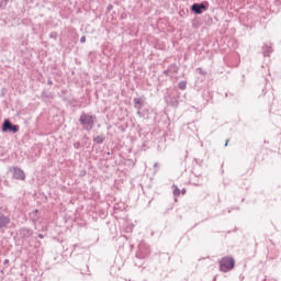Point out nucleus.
Wrapping results in <instances>:
<instances>
[{
    "mask_svg": "<svg viewBox=\"0 0 281 281\" xmlns=\"http://www.w3.org/2000/svg\"><path fill=\"white\" fill-rule=\"evenodd\" d=\"M95 120H98V116L95 114H89L87 112H82L79 116V123L82 126L83 131H93V127L95 126Z\"/></svg>",
    "mask_w": 281,
    "mask_h": 281,
    "instance_id": "obj_1",
    "label": "nucleus"
},
{
    "mask_svg": "<svg viewBox=\"0 0 281 281\" xmlns=\"http://www.w3.org/2000/svg\"><path fill=\"white\" fill-rule=\"evenodd\" d=\"M218 265L222 273H229L236 267V260L232 256H225L218 261Z\"/></svg>",
    "mask_w": 281,
    "mask_h": 281,
    "instance_id": "obj_2",
    "label": "nucleus"
},
{
    "mask_svg": "<svg viewBox=\"0 0 281 281\" xmlns=\"http://www.w3.org/2000/svg\"><path fill=\"white\" fill-rule=\"evenodd\" d=\"M181 100V92L176 91L173 94H169L165 97V102L168 106L172 109H177L179 106V102Z\"/></svg>",
    "mask_w": 281,
    "mask_h": 281,
    "instance_id": "obj_3",
    "label": "nucleus"
},
{
    "mask_svg": "<svg viewBox=\"0 0 281 281\" xmlns=\"http://www.w3.org/2000/svg\"><path fill=\"white\" fill-rule=\"evenodd\" d=\"M210 8V3L209 2H201V3H193L190 7V11L193 14H203V12H207V9Z\"/></svg>",
    "mask_w": 281,
    "mask_h": 281,
    "instance_id": "obj_4",
    "label": "nucleus"
},
{
    "mask_svg": "<svg viewBox=\"0 0 281 281\" xmlns=\"http://www.w3.org/2000/svg\"><path fill=\"white\" fill-rule=\"evenodd\" d=\"M19 125L13 124L12 121L5 119L2 123L1 131L2 133H13L15 134L19 131Z\"/></svg>",
    "mask_w": 281,
    "mask_h": 281,
    "instance_id": "obj_5",
    "label": "nucleus"
},
{
    "mask_svg": "<svg viewBox=\"0 0 281 281\" xmlns=\"http://www.w3.org/2000/svg\"><path fill=\"white\" fill-rule=\"evenodd\" d=\"M9 172L12 173V179L16 181H25V171L19 167L9 168Z\"/></svg>",
    "mask_w": 281,
    "mask_h": 281,
    "instance_id": "obj_6",
    "label": "nucleus"
},
{
    "mask_svg": "<svg viewBox=\"0 0 281 281\" xmlns=\"http://www.w3.org/2000/svg\"><path fill=\"white\" fill-rule=\"evenodd\" d=\"M148 254H150V252L149 251L144 252V250H142V247H140L139 251L136 252V256H135V258H136L135 261H134L135 266L136 267H142V265H144V262H142V261L146 260Z\"/></svg>",
    "mask_w": 281,
    "mask_h": 281,
    "instance_id": "obj_7",
    "label": "nucleus"
},
{
    "mask_svg": "<svg viewBox=\"0 0 281 281\" xmlns=\"http://www.w3.org/2000/svg\"><path fill=\"white\" fill-rule=\"evenodd\" d=\"M133 102L134 109H136V111H142V109H144V103L146 102V97L142 95L139 98H134Z\"/></svg>",
    "mask_w": 281,
    "mask_h": 281,
    "instance_id": "obj_8",
    "label": "nucleus"
},
{
    "mask_svg": "<svg viewBox=\"0 0 281 281\" xmlns=\"http://www.w3.org/2000/svg\"><path fill=\"white\" fill-rule=\"evenodd\" d=\"M10 216L4 215L3 213L0 215V229H8V225H10Z\"/></svg>",
    "mask_w": 281,
    "mask_h": 281,
    "instance_id": "obj_9",
    "label": "nucleus"
},
{
    "mask_svg": "<svg viewBox=\"0 0 281 281\" xmlns=\"http://www.w3.org/2000/svg\"><path fill=\"white\" fill-rule=\"evenodd\" d=\"M20 236L22 238H32V236H34V231L32 228L22 227L20 228Z\"/></svg>",
    "mask_w": 281,
    "mask_h": 281,
    "instance_id": "obj_10",
    "label": "nucleus"
},
{
    "mask_svg": "<svg viewBox=\"0 0 281 281\" xmlns=\"http://www.w3.org/2000/svg\"><path fill=\"white\" fill-rule=\"evenodd\" d=\"M262 54H263L265 57L271 56V54H273V47H271V45L263 44Z\"/></svg>",
    "mask_w": 281,
    "mask_h": 281,
    "instance_id": "obj_11",
    "label": "nucleus"
},
{
    "mask_svg": "<svg viewBox=\"0 0 281 281\" xmlns=\"http://www.w3.org/2000/svg\"><path fill=\"white\" fill-rule=\"evenodd\" d=\"M106 140V136H104V134H100V135H98V136H95L93 139H92V142L94 143V144H104V142Z\"/></svg>",
    "mask_w": 281,
    "mask_h": 281,
    "instance_id": "obj_12",
    "label": "nucleus"
},
{
    "mask_svg": "<svg viewBox=\"0 0 281 281\" xmlns=\"http://www.w3.org/2000/svg\"><path fill=\"white\" fill-rule=\"evenodd\" d=\"M169 74H179V67L177 64H171L167 67Z\"/></svg>",
    "mask_w": 281,
    "mask_h": 281,
    "instance_id": "obj_13",
    "label": "nucleus"
},
{
    "mask_svg": "<svg viewBox=\"0 0 281 281\" xmlns=\"http://www.w3.org/2000/svg\"><path fill=\"white\" fill-rule=\"evenodd\" d=\"M42 98H44L45 100H52V98H54V94L44 90L42 91Z\"/></svg>",
    "mask_w": 281,
    "mask_h": 281,
    "instance_id": "obj_14",
    "label": "nucleus"
},
{
    "mask_svg": "<svg viewBox=\"0 0 281 281\" xmlns=\"http://www.w3.org/2000/svg\"><path fill=\"white\" fill-rule=\"evenodd\" d=\"M172 188H173V196H181V190L179 189V187L177 184H173Z\"/></svg>",
    "mask_w": 281,
    "mask_h": 281,
    "instance_id": "obj_15",
    "label": "nucleus"
},
{
    "mask_svg": "<svg viewBox=\"0 0 281 281\" xmlns=\"http://www.w3.org/2000/svg\"><path fill=\"white\" fill-rule=\"evenodd\" d=\"M178 87L181 89V91H186V89H188V81H180Z\"/></svg>",
    "mask_w": 281,
    "mask_h": 281,
    "instance_id": "obj_16",
    "label": "nucleus"
},
{
    "mask_svg": "<svg viewBox=\"0 0 281 281\" xmlns=\"http://www.w3.org/2000/svg\"><path fill=\"white\" fill-rule=\"evenodd\" d=\"M49 38H53V41H57L58 40V33H56V32H50L49 33Z\"/></svg>",
    "mask_w": 281,
    "mask_h": 281,
    "instance_id": "obj_17",
    "label": "nucleus"
},
{
    "mask_svg": "<svg viewBox=\"0 0 281 281\" xmlns=\"http://www.w3.org/2000/svg\"><path fill=\"white\" fill-rule=\"evenodd\" d=\"M198 71H199L200 76H207V70H204L201 67L198 68Z\"/></svg>",
    "mask_w": 281,
    "mask_h": 281,
    "instance_id": "obj_18",
    "label": "nucleus"
},
{
    "mask_svg": "<svg viewBox=\"0 0 281 281\" xmlns=\"http://www.w3.org/2000/svg\"><path fill=\"white\" fill-rule=\"evenodd\" d=\"M8 1H10V0H3V1L0 2V8L2 10H4L5 5H8Z\"/></svg>",
    "mask_w": 281,
    "mask_h": 281,
    "instance_id": "obj_19",
    "label": "nucleus"
},
{
    "mask_svg": "<svg viewBox=\"0 0 281 281\" xmlns=\"http://www.w3.org/2000/svg\"><path fill=\"white\" fill-rule=\"evenodd\" d=\"M136 115H138V117H144V113H142V110H137Z\"/></svg>",
    "mask_w": 281,
    "mask_h": 281,
    "instance_id": "obj_20",
    "label": "nucleus"
},
{
    "mask_svg": "<svg viewBox=\"0 0 281 281\" xmlns=\"http://www.w3.org/2000/svg\"><path fill=\"white\" fill-rule=\"evenodd\" d=\"M111 10H113V4H109V5L106 7V12H108V13L111 12Z\"/></svg>",
    "mask_w": 281,
    "mask_h": 281,
    "instance_id": "obj_21",
    "label": "nucleus"
},
{
    "mask_svg": "<svg viewBox=\"0 0 281 281\" xmlns=\"http://www.w3.org/2000/svg\"><path fill=\"white\" fill-rule=\"evenodd\" d=\"M74 148H76V149L78 150V148H80V142H76V143L74 144Z\"/></svg>",
    "mask_w": 281,
    "mask_h": 281,
    "instance_id": "obj_22",
    "label": "nucleus"
},
{
    "mask_svg": "<svg viewBox=\"0 0 281 281\" xmlns=\"http://www.w3.org/2000/svg\"><path fill=\"white\" fill-rule=\"evenodd\" d=\"M164 76H170V71L168 70V68L166 70L162 71Z\"/></svg>",
    "mask_w": 281,
    "mask_h": 281,
    "instance_id": "obj_23",
    "label": "nucleus"
},
{
    "mask_svg": "<svg viewBox=\"0 0 281 281\" xmlns=\"http://www.w3.org/2000/svg\"><path fill=\"white\" fill-rule=\"evenodd\" d=\"M80 43H87V37L86 36H81Z\"/></svg>",
    "mask_w": 281,
    "mask_h": 281,
    "instance_id": "obj_24",
    "label": "nucleus"
},
{
    "mask_svg": "<svg viewBox=\"0 0 281 281\" xmlns=\"http://www.w3.org/2000/svg\"><path fill=\"white\" fill-rule=\"evenodd\" d=\"M3 212H5V210H4L3 206L0 204V215L3 214Z\"/></svg>",
    "mask_w": 281,
    "mask_h": 281,
    "instance_id": "obj_25",
    "label": "nucleus"
},
{
    "mask_svg": "<svg viewBox=\"0 0 281 281\" xmlns=\"http://www.w3.org/2000/svg\"><path fill=\"white\" fill-rule=\"evenodd\" d=\"M47 85H49V87H52V85H54V81H52V79H48Z\"/></svg>",
    "mask_w": 281,
    "mask_h": 281,
    "instance_id": "obj_26",
    "label": "nucleus"
},
{
    "mask_svg": "<svg viewBox=\"0 0 281 281\" xmlns=\"http://www.w3.org/2000/svg\"><path fill=\"white\" fill-rule=\"evenodd\" d=\"M3 265H10V260H9V259H5V260L3 261Z\"/></svg>",
    "mask_w": 281,
    "mask_h": 281,
    "instance_id": "obj_27",
    "label": "nucleus"
},
{
    "mask_svg": "<svg viewBox=\"0 0 281 281\" xmlns=\"http://www.w3.org/2000/svg\"><path fill=\"white\" fill-rule=\"evenodd\" d=\"M186 192H187L186 189L180 190V194H186Z\"/></svg>",
    "mask_w": 281,
    "mask_h": 281,
    "instance_id": "obj_28",
    "label": "nucleus"
},
{
    "mask_svg": "<svg viewBox=\"0 0 281 281\" xmlns=\"http://www.w3.org/2000/svg\"><path fill=\"white\" fill-rule=\"evenodd\" d=\"M37 236H38V238H42V239L45 238V235H43V234H38Z\"/></svg>",
    "mask_w": 281,
    "mask_h": 281,
    "instance_id": "obj_29",
    "label": "nucleus"
},
{
    "mask_svg": "<svg viewBox=\"0 0 281 281\" xmlns=\"http://www.w3.org/2000/svg\"><path fill=\"white\" fill-rule=\"evenodd\" d=\"M229 144V139H226V142H225V147H227V145Z\"/></svg>",
    "mask_w": 281,
    "mask_h": 281,
    "instance_id": "obj_30",
    "label": "nucleus"
},
{
    "mask_svg": "<svg viewBox=\"0 0 281 281\" xmlns=\"http://www.w3.org/2000/svg\"><path fill=\"white\" fill-rule=\"evenodd\" d=\"M111 154H112V151H108V153H106L108 156L111 155Z\"/></svg>",
    "mask_w": 281,
    "mask_h": 281,
    "instance_id": "obj_31",
    "label": "nucleus"
},
{
    "mask_svg": "<svg viewBox=\"0 0 281 281\" xmlns=\"http://www.w3.org/2000/svg\"><path fill=\"white\" fill-rule=\"evenodd\" d=\"M34 212H35V214H38V210L37 209Z\"/></svg>",
    "mask_w": 281,
    "mask_h": 281,
    "instance_id": "obj_32",
    "label": "nucleus"
}]
</instances>
